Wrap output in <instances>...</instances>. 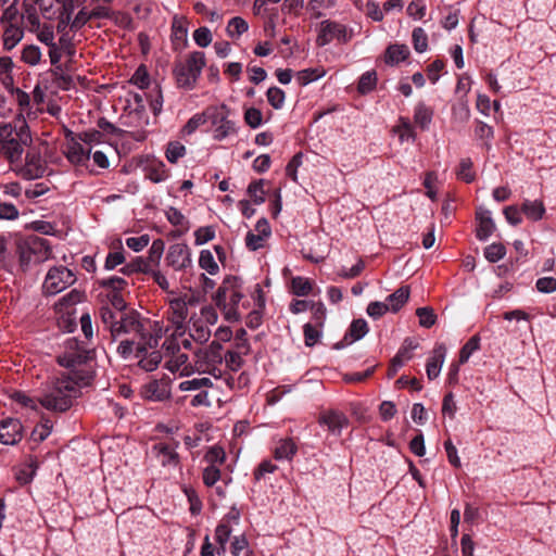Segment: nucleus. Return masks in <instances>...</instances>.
<instances>
[{
  "label": "nucleus",
  "instance_id": "nucleus-1",
  "mask_svg": "<svg viewBox=\"0 0 556 556\" xmlns=\"http://www.w3.org/2000/svg\"><path fill=\"white\" fill-rule=\"evenodd\" d=\"M88 384V370H81L78 379L73 378L72 375L62 374L46 386L38 401L48 410L66 412L72 407L74 400L80 395V389Z\"/></svg>",
  "mask_w": 556,
  "mask_h": 556
},
{
  "label": "nucleus",
  "instance_id": "nucleus-2",
  "mask_svg": "<svg viewBox=\"0 0 556 556\" xmlns=\"http://www.w3.org/2000/svg\"><path fill=\"white\" fill-rule=\"evenodd\" d=\"M92 358V351L84 348L75 339H68L65 342L64 351L58 356V363L68 369L65 375H72L73 378L78 379L81 370H88L89 383L92 380V368L89 362Z\"/></svg>",
  "mask_w": 556,
  "mask_h": 556
},
{
  "label": "nucleus",
  "instance_id": "nucleus-3",
  "mask_svg": "<svg viewBox=\"0 0 556 556\" xmlns=\"http://www.w3.org/2000/svg\"><path fill=\"white\" fill-rule=\"evenodd\" d=\"M0 136V154L11 164L21 162L25 148L31 143L28 127L13 130L11 125H3Z\"/></svg>",
  "mask_w": 556,
  "mask_h": 556
},
{
  "label": "nucleus",
  "instance_id": "nucleus-4",
  "mask_svg": "<svg viewBox=\"0 0 556 556\" xmlns=\"http://www.w3.org/2000/svg\"><path fill=\"white\" fill-rule=\"evenodd\" d=\"M242 296V289L237 278L224 280L217 291L216 303L222 307L226 320L230 323L240 320Z\"/></svg>",
  "mask_w": 556,
  "mask_h": 556
},
{
  "label": "nucleus",
  "instance_id": "nucleus-5",
  "mask_svg": "<svg viewBox=\"0 0 556 556\" xmlns=\"http://www.w3.org/2000/svg\"><path fill=\"white\" fill-rule=\"evenodd\" d=\"M50 258H52V249L45 238L30 237L18 245L20 266L24 271Z\"/></svg>",
  "mask_w": 556,
  "mask_h": 556
},
{
  "label": "nucleus",
  "instance_id": "nucleus-6",
  "mask_svg": "<svg viewBox=\"0 0 556 556\" xmlns=\"http://www.w3.org/2000/svg\"><path fill=\"white\" fill-rule=\"evenodd\" d=\"M205 64V54L202 51H194L185 61L177 62L174 67V76L178 87L192 89Z\"/></svg>",
  "mask_w": 556,
  "mask_h": 556
},
{
  "label": "nucleus",
  "instance_id": "nucleus-7",
  "mask_svg": "<svg viewBox=\"0 0 556 556\" xmlns=\"http://www.w3.org/2000/svg\"><path fill=\"white\" fill-rule=\"evenodd\" d=\"M206 128L217 140L236 132L235 123L229 118V111L226 105L208 106L205 110Z\"/></svg>",
  "mask_w": 556,
  "mask_h": 556
},
{
  "label": "nucleus",
  "instance_id": "nucleus-8",
  "mask_svg": "<svg viewBox=\"0 0 556 556\" xmlns=\"http://www.w3.org/2000/svg\"><path fill=\"white\" fill-rule=\"evenodd\" d=\"M162 348L168 357L165 367L172 372H179L180 376L194 374V362H189L186 353L181 352L177 336L165 339Z\"/></svg>",
  "mask_w": 556,
  "mask_h": 556
},
{
  "label": "nucleus",
  "instance_id": "nucleus-9",
  "mask_svg": "<svg viewBox=\"0 0 556 556\" xmlns=\"http://www.w3.org/2000/svg\"><path fill=\"white\" fill-rule=\"evenodd\" d=\"M111 336L114 340L123 336H131V338L147 340L148 333L144 329V325L140 320V315L131 311L118 314V319L112 326Z\"/></svg>",
  "mask_w": 556,
  "mask_h": 556
},
{
  "label": "nucleus",
  "instance_id": "nucleus-10",
  "mask_svg": "<svg viewBox=\"0 0 556 556\" xmlns=\"http://www.w3.org/2000/svg\"><path fill=\"white\" fill-rule=\"evenodd\" d=\"M42 16L47 20H56L58 28L66 27L74 11L73 0H36Z\"/></svg>",
  "mask_w": 556,
  "mask_h": 556
},
{
  "label": "nucleus",
  "instance_id": "nucleus-11",
  "mask_svg": "<svg viewBox=\"0 0 556 556\" xmlns=\"http://www.w3.org/2000/svg\"><path fill=\"white\" fill-rule=\"evenodd\" d=\"M76 281V276L70 268L59 265L51 267L43 280L42 291L46 295H55Z\"/></svg>",
  "mask_w": 556,
  "mask_h": 556
},
{
  "label": "nucleus",
  "instance_id": "nucleus-12",
  "mask_svg": "<svg viewBox=\"0 0 556 556\" xmlns=\"http://www.w3.org/2000/svg\"><path fill=\"white\" fill-rule=\"evenodd\" d=\"M197 302L193 295L185 294L169 300L168 319L173 324L175 330L173 336L182 337L186 332V320L188 318V306L194 305Z\"/></svg>",
  "mask_w": 556,
  "mask_h": 556
},
{
  "label": "nucleus",
  "instance_id": "nucleus-13",
  "mask_svg": "<svg viewBox=\"0 0 556 556\" xmlns=\"http://www.w3.org/2000/svg\"><path fill=\"white\" fill-rule=\"evenodd\" d=\"M222 345L212 342L208 346L194 351V372L216 376L217 365L222 363Z\"/></svg>",
  "mask_w": 556,
  "mask_h": 556
},
{
  "label": "nucleus",
  "instance_id": "nucleus-14",
  "mask_svg": "<svg viewBox=\"0 0 556 556\" xmlns=\"http://www.w3.org/2000/svg\"><path fill=\"white\" fill-rule=\"evenodd\" d=\"M165 263L175 271H186L192 267L191 249L182 242L170 244L165 255Z\"/></svg>",
  "mask_w": 556,
  "mask_h": 556
},
{
  "label": "nucleus",
  "instance_id": "nucleus-15",
  "mask_svg": "<svg viewBox=\"0 0 556 556\" xmlns=\"http://www.w3.org/2000/svg\"><path fill=\"white\" fill-rule=\"evenodd\" d=\"M351 37L352 35L349 34L345 25L326 20L320 23L317 42L319 46L328 45L333 39L346 42L351 39Z\"/></svg>",
  "mask_w": 556,
  "mask_h": 556
},
{
  "label": "nucleus",
  "instance_id": "nucleus-16",
  "mask_svg": "<svg viewBox=\"0 0 556 556\" xmlns=\"http://www.w3.org/2000/svg\"><path fill=\"white\" fill-rule=\"evenodd\" d=\"M47 170V163L40 153L29 150L25 156V164L18 169V174L27 180L41 178Z\"/></svg>",
  "mask_w": 556,
  "mask_h": 556
},
{
  "label": "nucleus",
  "instance_id": "nucleus-17",
  "mask_svg": "<svg viewBox=\"0 0 556 556\" xmlns=\"http://www.w3.org/2000/svg\"><path fill=\"white\" fill-rule=\"evenodd\" d=\"M271 236V228L266 217H261L253 230L245 233V247L252 251L264 248L266 240Z\"/></svg>",
  "mask_w": 556,
  "mask_h": 556
},
{
  "label": "nucleus",
  "instance_id": "nucleus-18",
  "mask_svg": "<svg viewBox=\"0 0 556 556\" xmlns=\"http://www.w3.org/2000/svg\"><path fill=\"white\" fill-rule=\"evenodd\" d=\"M318 422L321 427H326L331 434L337 437H340L342 430L350 424L346 415L336 409L323 412L319 415Z\"/></svg>",
  "mask_w": 556,
  "mask_h": 556
},
{
  "label": "nucleus",
  "instance_id": "nucleus-19",
  "mask_svg": "<svg viewBox=\"0 0 556 556\" xmlns=\"http://www.w3.org/2000/svg\"><path fill=\"white\" fill-rule=\"evenodd\" d=\"M369 331L367 321L364 318L353 319L343 338L333 344V350H342L352 343L362 340Z\"/></svg>",
  "mask_w": 556,
  "mask_h": 556
},
{
  "label": "nucleus",
  "instance_id": "nucleus-20",
  "mask_svg": "<svg viewBox=\"0 0 556 556\" xmlns=\"http://www.w3.org/2000/svg\"><path fill=\"white\" fill-rule=\"evenodd\" d=\"M251 298L255 307L245 316V326L255 329L262 324L263 311L265 308V295L260 283L254 286Z\"/></svg>",
  "mask_w": 556,
  "mask_h": 556
},
{
  "label": "nucleus",
  "instance_id": "nucleus-21",
  "mask_svg": "<svg viewBox=\"0 0 556 556\" xmlns=\"http://www.w3.org/2000/svg\"><path fill=\"white\" fill-rule=\"evenodd\" d=\"M23 425L16 418H7L0 422V443L14 445L22 440Z\"/></svg>",
  "mask_w": 556,
  "mask_h": 556
},
{
  "label": "nucleus",
  "instance_id": "nucleus-22",
  "mask_svg": "<svg viewBox=\"0 0 556 556\" xmlns=\"http://www.w3.org/2000/svg\"><path fill=\"white\" fill-rule=\"evenodd\" d=\"M476 238L479 241H486L496 230V225L492 218V212L480 207L476 212Z\"/></svg>",
  "mask_w": 556,
  "mask_h": 556
},
{
  "label": "nucleus",
  "instance_id": "nucleus-23",
  "mask_svg": "<svg viewBox=\"0 0 556 556\" xmlns=\"http://www.w3.org/2000/svg\"><path fill=\"white\" fill-rule=\"evenodd\" d=\"M152 341L156 344V339H154L151 334H149V339L147 338V340H140L138 338L125 339L122 340L118 344L117 352L122 357L128 358L134 353L136 345V357H140L141 353H147L146 344L151 348Z\"/></svg>",
  "mask_w": 556,
  "mask_h": 556
},
{
  "label": "nucleus",
  "instance_id": "nucleus-24",
  "mask_svg": "<svg viewBox=\"0 0 556 556\" xmlns=\"http://www.w3.org/2000/svg\"><path fill=\"white\" fill-rule=\"evenodd\" d=\"M445 356V345L443 343L435 344L432 355L428 358L426 365L427 377L429 380H433L439 377Z\"/></svg>",
  "mask_w": 556,
  "mask_h": 556
},
{
  "label": "nucleus",
  "instance_id": "nucleus-25",
  "mask_svg": "<svg viewBox=\"0 0 556 556\" xmlns=\"http://www.w3.org/2000/svg\"><path fill=\"white\" fill-rule=\"evenodd\" d=\"M143 395L150 401H164L170 395L169 382L164 379L150 381L143 387Z\"/></svg>",
  "mask_w": 556,
  "mask_h": 556
},
{
  "label": "nucleus",
  "instance_id": "nucleus-26",
  "mask_svg": "<svg viewBox=\"0 0 556 556\" xmlns=\"http://www.w3.org/2000/svg\"><path fill=\"white\" fill-rule=\"evenodd\" d=\"M176 447L177 445L160 442L153 445L152 452L155 454L162 466L176 467L179 463V456L176 452Z\"/></svg>",
  "mask_w": 556,
  "mask_h": 556
},
{
  "label": "nucleus",
  "instance_id": "nucleus-27",
  "mask_svg": "<svg viewBox=\"0 0 556 556\" xmlns=\"http://www.w3.org/2000/svg\"><path fill=\"white\" fill-rule=\"evenodd\" d=\"M91 150H86L80 141L66 143L64 155L75 166L85 165L90 159Z\"/></svg>",
  "mask_w": 556,
  "mask_h": 556
},
{
  "label": "nucleus",
  "instance_id": "nucleus-28",
  "mask_svg": "<svg viewBox=\"0 0 556 556\" xmlns=\"http://www.w3.org/2000/svg\"><path fill=\"white\" fill-rule=\"evenodd\" d=\"M189 337L200 344L207 342L211 338L210 325L204 323L203 319L191 316L189 319Z\"/></svg>",
  "mask_w": 556,
  "mask_h": 556
},
{
  "label": "nucleus",
  "instance_id": "nucleus-29",
  "mask_svg": "<svg viewBox=\"0 0 556 556\" xmlns=\"http://www.w3.org/2000/svg\"><path fill=\"white\" fill-rule=\"evenodd\" d=\"M433 115V109L424 101H419L414 108V122L421 130L429 129Z\"/></svg>",
  "mask_w": 556,
  "mask_h": 556
},
{
  "label": "nucleus",
  "instance_id": "nucleus-30",
  "mask_svg": "<svg viewBox=\"0 0 556 556\" xmlns=\"http://www.w3.org/2000/svg\"><path fill=\"white\" fill-rule=\"evenodd\" d=\"M410 52L406 45L404 43H393L390 45L384 52V62L388 65L394 66L404 62Z\"/></svg>",
  "mask_w": 556,
  "mask_h": 556
},
{
  "label": "nucleus",
  "instance_id": "nucleus-31",
  "mask_svg": "<svg viewBox=\"0 0 556 556\" xmlns=\"http://www.w3.org/2000/svg\"><path fill=\"white\" fill-rule=\"evenodd\" d=\"M298 453V445L292 438L280 439L274 450L277 460H292Z\"/></svg>",
  "mask_w": 556,
  "mask_h": 556
},
{
  "label": "nucleus",
  "instance_id": "nucleus-32",
  "mask_svg": "<svg viewBox=\"0 0 556 556\" xmlns=\"http://www.w3.org/2000/svg\"><path fill=\"white\" fill-rule=\"evenodd\" d=\"M409 287L403 286L388 295L384 303H388L389 309L393 313L399 312L409 299Z\"/></svg>",
  "mask_w": 556,
  "mask_h": 556
},
{
  "label": "nucleus",
  "instance_id": "nucleus-33",
  "mask_svg": "<svg viewBox=\"0 0 556 556\" xmlns=\"http://www.w3.org/2000/svg\"><path fill=\"white\" fill-rule=\"evenodd\" d=\"M188 29L185 22L174 18L172 24V43L176 50L182 49L187 43Z\"/></svg>",
  "mask_w": 556,
  "mask_h": 556
},
{
  "label": "nucleus",
  "instance_id": "nucleus-34",
  "mask_svg": "<svg viewBox=\"0 0 556 556\" xmlns=\"http://www.w3.org/2000/svg\"><path fill=\"white\" fill-rule=\"evenodd\" d=\"M521 212L527 218L538 222L541 220L545 214V206L541 200H525L521 206Z\"/></svg>",
  "mask_w": 556,
  "mask_h": 556
},
{
  "label": "nucleus",
  "instance_id": "nucleus-35",
  "mask_svg": "<svg viewBox=\"0 0 556 556\" xmlns=\"http://www.w3.org/2000/svg\"><path fill=\"white\" fill-rule=\"evenodd\" d=\"M24 31L17 24H10L4 26L3 31V48L12 50L23 38Z\"/></svg>",
  "mask_w": 556,
  "mask_h": 556
},
{
  "label": "nucleus",
  "instance_id": "nucleus-36",
  "mask_svg": "<svg viewBox=\"0 0 556 556\" xmlns=\"http://www.w3.org/2000/svg\"><path fill=\"white\" fill-rule=\"evenodd\" d=\"M85 299V293L78 289H73L68 293L64 294L62 298L58 300L55 303V309L59 312H64L67 308L81 303Z\"/></svg>",
  "mask_w": 556,
  "mask_h": 556
},
{
  "label": "nucleus",
  "instance_id": "nucleus-37",
  "mask_svg": "<svg viewBox=\"0 0 556 556\" xmlns=\"http://www.w3.org/2000/svg\"><path fill=\"white\" fill-rule=\"evenodd\" d=\"M377 81L376 71L371 70L363 73L357 83V92L363 96L370 93L375 90Z\"/></svg>",
  "mask_w": 556,
  "mask_h": 556
},
{
  "label": "nucleus",
  "instance_id": "nucleus-38",
  "mask_svg": "<svg viewBox=\"0 0 556 556\" xmlns=\"http://www.w3.org/2000/svg\"><path fill=\"white\" fill-rule=\"evenodd\" d=\"M16 1L17 0H0V7H3L7 3H10V5L4 10V12L0 18V23L3 26L10 25V24L18 25V10L15 5Z\"/></svg>",
  "mask_w": 556,
  "mask_h": 556
},
{
  "label": "nucleus",
  "instance_id": "nucleus-39",
  "mask_svg": "<svg viewBox=\"0 0 556 556\" xmlns=\"http://www.w3.org/2000/svg\"><path fill=\"white\" fill-rule=\"evenodd\" d=\"M233 532L232 527H229L227 523H219L215 530V540L218 544L216 549L217 554L226 552V545Z\"/></svg>",
  "mask_w": 556,
  "mask_h": 556
},
{
  "label": "nucleus",
  "instance_id": "nucleus-40",
  "mask_svg": "<svg viewBox=\"0 0 556 556\" xmlns=\"http://www.w3.org/2000/svg\"><path fill=\"white\" fill-rule=\"evenodd\" d=\"M312 289L313 286L308 278L296 276L291 279V292L296 296H306Z\"/></svg>",
  "mask_w": 556,
  "mask_h": 556
},
{
  "label": "nucleus",
  "instance_id": "nucleus-41",
  "mask_svg": "<svg viewBox=\"0 0 556 556\" xmlns=\"http://www.w3.org/2000/svg\"><path fill=\"white\" fill-rule=\"evenodd\" d=\"M199 266L210 275H216L219 270L218 264L210 250H202L200 252Z\"/></svg>",
  "mask_w": 556,
  "mask_h": 556
},
{
  "label": "nucleus",
  "instance_id": "nucleus-42",
  "mask_svg": "<svg viewBox=\"0 0 556 556\" xmlns=\"http://www.w3.org/2000/svg\"><path fill=\"white\" fill-rule=\"evenodd\" d=\"M480 349V337L478 334L472 336L459 351V364L468 362L470 356Z\"/></svg>",
  "mask_w": 556,
  "mask_h": 556
},
{
  "label": "nucleus",
  "instance_id": "nucleus-43",
  "mask_svg": "<svg viewBox=\"0 0 556 556\" xmlns=\"http://www.w3.org/2000/svg\"><path fill=\"white\" fill-rule=\"evenodd\" d=\"M483 255L490 263H497L506 255V248L503 243H491L483 250Z\"/></svg>",
  "mask_w": 556,
  "mask_h": 556
},
{
  "label": "nucleus",
  "instance_id": "nucleus-44",
  "mask_svg": "<svg viewBox=\"0 0 556 556\" xmlns=\"http://www.w3.org/2000/svg\"><path fill=\"white\" fill-rule=\"evenodd\" d=\"M395 131L399 134V139L401 142H414L416 140V131L408 118H400V125L396 127Z\"/></svg>",
  "mask_w": 556,
  "mask_h": 556
},
{
  "label": "nucleus",
  "instance_id": "nucleus-45",
  "mask_svg": "<svg viewBox=\"0 0 556 556\" xmlns=\"http://www.w3.org/2000/svg\"><path fill=\"white\" fill-rule=\"evenodd\" d=\"M264 179H258L252 181L248 188L245 189V194H248L254 204H262L265 201V191L263 189Z\"/></svg>",
  "mask_w": 556,
  "mask_h": 556
},
{
  "label": "nucleus",
  "instance_id": "nucleus-46",
  "mask_svg": "<svg viewBox=\"0 0 556 556\" xmlns=\"http://www.w3.org/2000/svg\"><path fill=\"white\" fill-rule=\"evenodd\" d=\"M326 72L323 68H305L298 73L299 84L302 86H306L317 79L324 77Z\"/></svg>",
  "mask_w": 556,
  "mask_h": 556
},
{
  "label": "nucleus",
  "instance_id": "nucleus-47",
  "mask_svg": "<svg viewBox=\"0 0 556 556\" xmlns=\"http://www.w3.org/2000/svg\"><path fill=\"white\" fill-rule=\"evenodd\" d=\"M223 358L226 367L233 372H238L243 365V357L239 348L228 351Z\"/></svg>",
  "mask_w": 556,
  "mask_h": 556
},
{
  "label": "nucleus",
  "instance_id": "nucleus-48",
  "mask_svg": "<svg viewBox=\"0 0 556 556\" xmlns=\"http://www.w3.org/2000/svg\"><path fill=\"white\" fill-rule=\"evenodd\" d=\"M266 97L268 103L275 109L280 110L282 109L286 100V93L285 91L276 86L269 87L266 91Z\"/></svg>",
  "mask_w": 556,
  "mask_h": 556
},
{
  "label": "nucleus",
  "instance_id": "nucleus-49",
  "mask_svg": "<svg viewBox=\"0 0 556 556\" xmlns=\"http://www.w3.org/2000/svg\"><path fill=\"white\" fill-rule=\"evenodd\" d=\"M472 161L469 157L462 159L456 172L457 178L470 184L475 180L476 174L472 172Z\"/></svg>",
  "mask_w": 556,
  "mask_h": 556
},
{
  "label": "nucleus",
  "instance_id": "nucleus-50",
  "mask_svg": "<svg viewBox=\"0 0 556 556\" xmlns=\"http://www.w3.org/2000/svg\"><path fill=\"white\" fill-rule=\"evenodd\" d=\"M139 358V366L147 371H153L157 368L162 361V355L159 351H152L148 355H142Z\"/></svg>",
  "mask_w": 556,
  "mask_h": 556
},
{
  "label": "nucleus",
  "instance_id": "nucleus-51",
  "mask_svg": "<svg viewBox=\"0 0 556 556\" xmlns=\"http://www.w3.org/2000/svg\"><path fill=\"white\" fill-rule=\"evenodd\" d=\"M413 46L416 52L424 53L428 49V36L424 28L416 27L412 33Z\"/></svg>",
  "mask_w": 556,
  "mask_h": 556
},
{
  "label": "nucleus",
  "instance_id": "nucleus-52",
  "mask_svg": "<svg viewBox=\"0 0 556 556\" xmlns=\"http://www.w3.org/2000/svg\"><path fill=\"white\" fill-rule=\"evenodd\" d=\"M164 249L165 243L162 239H156L152 242L147 257V261L150 262L152 267L159 265L164 253Z\"/></svg>",
  "mask_w": 556,
  "mask_h": 556
},
{
  "label": "nucleus",
  "instance_id": "nucleus-53",
  "mask_svg": "<svg viewBox=\"0 0 556 556\" xmlns=\"http://www.w3.org/2000/svg\"><path fill=\"white\" fill-rule=\"evenodd\" d=\"M416 315L419 318V325L425 328L432 327L437 321V315L433 308L429 306L418 307L416 309Z\"/></svg>",
  "mask_w": 556,
  "mask_h": 556
},
{
  "label": "nucleus",
  "instance_id": "nucleus-54",
  "mask_svg": "<svg viewBox=\"0 0 556 556\" xmlns=\"http://www.w3.org/2000/svg\"><path fill=\"white\" fill-rule=\"evenodd\" d=\"M212 380L210 378H193L179 383V390L181 391H194L202 390L203 388L212 387Z\"/></svg>",
  "mask_w": 556,
  "mask_h": 556
},
{
  "label": "nucleus",
  "instance_id": "nucleus-55",
  "mask_svg": "<svg viewBox=\"0 0 556 556\" xmlns=\"http://www.w3.org/2000/svg\"><path fill=\"white\" fill-rule=\"evenodd\" d=\"M22 60L30 66L39 64L41 60L40 48L34 45L26 46L22 51Z\"/></svg>",
  "mask_w": 556,
  "mask_h": 556
},
{
  "label": "nucleus",
  "instance_id": "nucleus-56",
  "mask_svg": "<svg viewBox=\"0 0 556 556\" xmlns=\"http://www.w3.org/2000/svg\"><path fill=\"white\" fill-rule=\"evenodd\" d=\"M319 327L307 323L303 326L304 343L306 346H314L321 338Z\"/></svg>",
  "mask_w": 556,
  "mask_h": 556
},
{
  "label": "nucleus",
  "instance_id": "nucleus-57",
  "mask_svg": "<svg viewBox=\"0 0 556 556\" xmlns=\"http://www.w3.org/2000/svg\"><path fill=\"white\" fill-rule=\"evenodd\" d=\"M52 422L49 419L42 420L39 425H37L33 432H31V439L35 442H42L45 441L52 431Z\"/></svg>",
  "mask_w": 556,
  "mask_h": 556
},
{
  "label": "nucleus",
  "instance_id": "nucleus-58",
  "mask_svg": "<svg viewBox=\"0 0 556 556\" xmlns=\"http://www.w3.org/2000/svg\"><path fill=\"white\" fill-rule=\"evenodd\" d=\"M475 135L478 139L486 140V142L484 143L486 149L491 148L490 140L494 137V130L492 126L482 121H478L475 128Z\"/></svg>",
  "mask_w": 556,
  "mask_h": 556
},
{
  "label": "nucleus",
  "instance_id": "nucleus-59",
  "mask_svg": "<svg viewBox=\"0 0 556 556\" xmlns=\"http://www.w3.org/2000/svg\"><path fill=\"white\" fill-rule=\"evenodd\" d=\"M186 154V148L178 141L169 142L166 149V159L170 163H176Z\"/></svg>",
  "mask_w": 556,
  "mask_h": 556
},
{
  "label": "nucleus",
  "instance_id": "nucleus-60",
  "mask_svg": "<svg viewBox=\"0 0 556 556\" xmlns=\"http://www.w3.org/2000/svg\"><path fill=\"white\" fill-rule=\"evenodd\" d=\"M11 397L15 403L20 404L22 407H26L33 410L37 409V403H39L38 400L27 395L25 392L22 391H15Z\"/></svg>",
  "mask_w": 556,
  "mask_h": 556
},
{
  "label": "nucleus",
  "instance_id": "nucleus-61",
  "mask_svg": "<svg viewBox=\"0 0 556 556\" xmlns=\"http://www.w3.org/2000/svg\"><path fill=\"white\" fill-rule=\"evenodd\" d=\"M130 83L139 87L140 89H144L150 84V78L148 71L144 65H140L134 75L130 78Z\"/></svg>",
  "mask_w": 556,
  "mask_h": 556
},
{
  "label": "nucleus",
  "instance_id": "nucleus-62",
  "mask_svg": "<svg viewBox=\"0 0 556 556\" xmlns=\"http://www.w3.org/2000/svg\"><path fill=\"white\" fill-rule=\"evenodd\" d=\"M225 451L219 446H212L205 454L204 459L208 466H216L225 460Z\"/></svg>",
  "mask_w": 556,
  "mask_h": 556
},
{
  "label": "nucleus",
  "instance_id": "nucleus-63",
  "mask_svg": "<svg viewBox=\"0 0 556 556\" xmlns=\"http://www.w3.org/2000/svg\"><path fill=\"white\" fill-rule=\"evenodd\" d=\"M215 237V229L211 226L200 227L194 231V242L197 245L205 244Z\"/></svg>",
  "mask_w": 556,
  "mask_h": 556
},
{
  "label": "nucleus",
  "instance_id": "nucleus-64",
  "mask_svg": "<svg viewBox=\"0 0 556 556\" xmlns=\"http://www.w3.org/2000/svg\"><path fill=\"white\" fill-rule=\"evenodd\" d=\"M535 288L541 293H553L556 291V278L554 277H542L535 282Z\"/></svg>",
  "mask_w": 556,
  "mask_h": 556
}]
</instances>
